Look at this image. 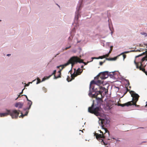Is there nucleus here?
Here are the masks:
<instances>
[{
    "label": "nucleus",
    "mask_w": 147,
    "mask_h": 147,
    "mask_svg": "<svg viewBox=\"0 0 147 147\" xmlns=\"http://www.w3.org/2000/svg\"><path fill=\"white\" fill-rule=\"evenodd\" d=\"M98 88L99 89V90L98 91V89L97 88V94H94L93 95V97H96L97 104H95L93 101L91 106L89 107L88 108V111L90 113L94 114L96 116H100L102 113L103 111L100 107L102 100L101 98L98 97L97 96L98 94H100L101 96V94L103 92L106 94L107 93L108 91L105 87L102 86H98Z\"/></svg>",
    "instance_id": "f257e3e1"
},
{
    "label": "nucleus",
    "mask_w": 147,
    "mask_h": 147,
    "mask_svg": "<svg viewBox=\"0 0 147 147\" xmlns=\"http://www.w3.org/2000/svg\"><path fill=\"white\" fill-rule=\"evenodd\" d=\"M102 129L104 130V131L100 130H99L101 134H99L98 133H95L94 136H96V139L99 142H100L102 145L106 144L104 142L103 139L109 137V132L107 129L104 127V125H102Z\"/></svg>",
    "instance_id": "f03ea898"
},
{
    "label": "nucleus",
    "mask_w": 147,
    "mask_h": 147,
    "mask_svg": "<svg viewBox=\"0 0 147 147\" xmlns=\"http://www.w3.org/2000/svg\"><path fill=\"white\" fill-rule=\"evenodd\" d=\"M78 58L76 57H72L68 61L67 63L62 65H60L57 67V68H59L60 67H61L62 68L61 69L59 70L58 73H59V75L58 76H55V78L56 79L61 77V71L66 66L70 64H71V66L72 67L75 64L76 62H78Z\"/></svg>",
    "instance_id": "7ed1b4c3"
},
{
    "label": "nucleus",
    "mask_w": 147,
    "mask_h": 147,
    "mask_svg": "<svg viewBox=\"0 0 147 147\" xmlns=\"http://www.w3.org/2000/svg\"><path fill=\"white\" fill-rule=\"evenodd\" d=\"M6 113H0V116L1 117L6 116L10 115L13 119L17 118L19 114V112L16 110H6Z\"/></svg>",
    "instance_id": "20e7f679"
},
{
    "label": "nucleus",
    "mask_w": 147,
    "mask_h": 147,
    "mask_svg": "<svg viewBox=\"0 0 147 147\" xmlns=\"http://www.w3.org/2000/svg\"><path fill=\"white\" fill-rule=\"evenodd\" d=\"M129 93L131 96L132 97V100L129 102H131V103L132 104V105H133L136 106L137 105L136 103L140 97L139 96L133 91H130Z\"/></svg>",
    "instance_id": "39448f33"
},
{
    "label": "nucleus",
    "mask_w": 147,
    "mask_h": 147,
    "mask_svg": "<svg viewBox=\"0 0 147 147\" xmlns=\"http://www.w3.org/2000/svg\"><path fill=\"white\" fill-rule=\"evenodd\" d=\"M103 82L100 80H98L96 81L92 80L90 82V87H92V90H94L95 88H97V87H98V86H100L99 85L102 83Z\"/></svg>",
    "instance_id": "423d86ee"
},
{
    "label": "nucleus",
    "mask_w": 147,
    "mask_h": 147,
    "mask_svg": "<svg viewBox=\"0 0 147 147\" xmlns=\"http://www.w3.org/2000/svg\"><path fill=\"white\" fill-rule=\"evenodd\" d=\"M135 64L136 65V68L137 69H139L140 70H142L147 75V72L145 71V69L144 68V67L142 64V62H136V60L134 61Z\"/></svg>",
    "instance_id": "0eeeda50"
},
{
    "label": "nucleus",
    "mask_w": 147,
    "mask_h": 147,
    "mask_svg": "<svg viewBox=\"0 0 147 147\" xmlns=\"http://www.w3.org/2000/svg\"><path fill=\"white\" fill-rule=\"evenodd\" d=\"M108 71H105L100 73L98 75V76L100 78L102 79H105L108 77Z\"/></svg>",
    "instance_id": "6e6552de"
},
{
    "label": "nucleus",
    "mask_w": 147,
    "mask_h": 147,
    "mask_svg": "<svg viewBox=\"0 0 147 147\" xmlns=\"http://www.w3.org/2000/svg\"><path fill=\"white\" fill-rule=\"evenodd\" d=\"M83 71V69H81L80 68H79L76 70V74L74 73L73 74L71 75V80L74 79V78L78 75H80L82 72Z\"/></svg>",
    "instance_id": "1a4fd4ad"
},
{
    "label": "nucleus",
    "mask_w": 147,
    "mask_h": 147,
    "mask_svg": "<svg viewBox=\"0 0 147 147\" xmlns=\"http://www.w3.org/2000/svg\"><path fill=\"white\" fill-rule=\"evenodd\" d=\"M92 88V87H90V90L88 95L90 96H92V97H94L93 96V95L94 94H96V92L97 91V88H95V89L93 90ZM94 98H96V97H94Z\"/></svg>",
    "instance_id": "9d476101"
},
{
    "label": "nucleus",
    "mask_w": 147,
    "mask_h": 147,
    "mask_svg": "<svg viewBox=\"0 0 147 147\" xmlns=\"http://www.w3.org/2000/svg\"><path fill=\"white\" fill-rule=\"evenodd\" d=\"M114 102L113 101L109 100L107 102V110H110L112 107V106L114 105Z\"/></svg>",
    "instance_id": "9b49d317"
},
{
    "label": "nucleus",
    "mask_w": 147,
    "mask_h": 147,
    "mask_svg": "<svg viewBox=\"0 0 147 147\" xmlns=\"http://www.w3.org/2000/svg\"><path fill=\"white\" fill-rule=\"evenodd\" d=\"M100 120H101V123L102 125L103 124H107L109 122V120L107 119H100Z\"/></svg>",
    "instance_id": "f8f14e48"
},
{
    "label": "nucleus",
    "mask_w": 147,
    "mask_h": 147,
    "mask_svg": "<svg viewBox=\"0 0 147 147\" xmlns=\"http://www.w3.org/2000/svg\"><path fill=\"white\" fill-rule=\"evenodd\" d=\"M23 104L20 102H19L16 103L15 106L16 107H18L19 109L21 108L22 107Z\"/></svg>",
    "instance_id": "ddd939ff"
},
{
    "label": "nucleus",
    "mask_w": 147,
    "mask_h": 147,
    "mask_svg": "<svg viewBox=\"0 0 147 147\" xmlns=\"http://www.w3.org/2000/svg\"><path fill=\"white\" fill-rule=\"evenodd\" d=\"M73 57H77L78 58V61L77 62H76L75 64L76 63H77L78 62V63H84V64L85 65H86L87 63H86L84 62L83 61V60L81 59L80 58L78 57H77V56H73Z\"/></svg>",
    "instance_id": "4468645a"
},
{
    "label": "nucleus",
    "mask_w": 147,
    "mask_h": 147,
    "mask_svg": "<svg viewBox=\"0 0 147 147\" xmlns=\"http://www.w3.org/2000/svg\"><path fill=\"white\" fill-rule=\"evenodd\" d=\"M131 102H128L124 104H121V106L123 107L124 106H129L132 105V104L131 103Z\"/></svg>",
    "instance_id": "2eb2a0df"
},
{
    "label": "nucleus",
    "mask_w": 147,
    "mask_h": 147,
    "mask_svg": "<svg viewBox=\"0 0 147 147\" xmlns=\"http://www.w3.org/2000/svg\"><path fill=\"white\" fill-rule=\"evenodd\" d=\"M29 101V102L28 103V105H29V107L28 108H26V109H25V110H26V109H29L30 108L31 106L32 105V102L31 100H29V101Z\"/></svg>",
    "instance_id": "dca6fc26"
},
{
    "label": "nucleus",
    "mask_w": 147,
    "mask_h": 147,
    "mask_svg": "<svg viewBox=\"0 0 147 147\" xmlns=\"http://www.w3.org/2000/svg\"><path fill=\"white\" fill-rule=\"evenodd\" d=\"M105 55H103L102 56H99V57H93V58H92V59H102L105 58Z\"/></svg>",
    "instance_id": "f3484780"
},
{
    "label": "nucleus",
    "mask_w": 147,
    "mask_h": 147,
    "mask_svg": "<svg viewBox=\"0 0 147 147\" xmlns=\"http://www.w3.org/2000/svg\"><path fill=\"white\" fill-rule=\"evenodd\" d=\"M145 60L147 61V55L144 57H143L141 59V62H143Z\"/></svg>",
    "instance_id": "a211bd4d"
},
{
    "label": "nucleus",
    "mask_w": 147,
    "mask_h": 147,
    "mask_svg": "<svg viewBox=\"0 0 147 147\" xmlns=\"http://www.w3.org/2000/svg\"><path fill=\"white\" fill-rule=\"evenodd\" d=\"M28 112L27 111H26V113L25 114H23L22 113H21L22 115L20 116V117L21 116V117L23 118L24 116L27 115L28 114Z\"/></svg>",
    "instance_id": "6ab92c4d"
},
{
    "label": "nucleus",
    "mask_w": 147,
    "mask_h": 147,
    "mask_svg": "<svg viewBox=\"0 0 147 147\" xmlns=\"http://www.w3.org/2000/svg\"><path fill=\"white\" fill-rule=\"evenodd\" d=\"M56 73V70H55L53 72V73L50 75L48 77V78H49L50 77H51L52 75H54V76H55V74Z\"/></svg>",
    "instance_id": "aec40b11"
},
{
    "label": "nucleus",
    "mask_w": 147,
    "mask_h": 147,
    "mask_svg": "<svg viewBox=\"0 0 147 147\" xmlns=\"http://www.w3.org/2000/svg\"><path fill=\"white\" fill-rule=\"evenodd\" d=\"M145 53V52H144L142 54H140V55L138 56H136L135 57L136 58H138V57H140V56H142V55H144V54Z\"/></svg>",
    "instance_id": "412c9836"
},
{
    "label": "nucleus",
    "mask_w": 147,
    "mask_h": 147,
    "mask_svg": "<svg viewBox=\"0 0 147 147\" xmlns=\"http://www.w3.org/2000/svg\"><path fill=\"white\" fill-rule=\"evenodd\" d=\"M141 34L142 35H145V36H147V33H145V32H141Z\"/></svg>",
    "instance_id": "4be33fe9"
},
{
    "label": "nucleus",
    "mask_w": 147,
    "mask_h": 147,
    "mask_svg": "<svg viewBox=\"0 0 147 147\" xmlns=\"http://www.w3.org/2000/svg\"><path fill=\"white\" fill-rule=\"evenodd\" d=\"M105 61H104L103 62H102V61H100L99 63V64L100 65H102L105 62Z\"/></svg>",
    "instance_id": "5701e85b"
},
{
    "label": "nucleus",
    "mask_w": 147,
    "mask_h": 147,
    "mask_svg": "<svg viewBox=\"0 0 147 147\" xmlns=\"http://www.w3.org/2000/svg\"><path fill=\"white\" fill-rule=\"evenodd\" d=\"M126 91L125 93L124 94H126L127 93V91H129V92L130 91V90H129L127 87H126Z\"/></svg>",
    "instance_id": "b1692460"
},
{
    "label": "nucleus",
    "mask_w": 147,
    "mask_h": 147,
    "mask_svg": "<svg viewBox=\"0 0 147 147\" xmlns=\"http://www.w3.org/2000/svg\"><path fill=\"white\" fill-rule=\"evenodd\" d=\"M106 59L108 60H111V59H113L115 60L116 59V57H115L113 58H111L110 59H109V58H106Z\"/></svg>",
    "instance_id": "393cba45"
},
{
    "label": "nucleus",
    "mask_w": 147,
    "mask_h": 147,
    "mask_svg": "<svg viewBox=\"0 0 147 147\" xmlns=\"http://www.w3.org/2000/svg\"><path fill=\"white\" fill-rule=\"evenodd\" d=\"M123 60H124V59L126 58V55H125L123 54Z\"/></svg>",
    "instance_id": "a878e982"
},
{
    "label": "nucleus",
    "mask_w": 147,
    "mask_h": 147,
    "mask_svg": "<svg viewBox=\"0 0 147 147\" xmlns=\"http://www.w3.org/2000/svg\"><path fill=\"white\" fill-rule=\"evenodd\" d=\"M72 38V37H69L68 38V40H71Z\"/></svg>",
    "instance_id": "bb28decb"
},
{
    "label": "nucleus",
    "mask_w": 147,
    "mask_h": 147,
    "mask_svg": "<svg viewBox=\"0 0 147 147\" xmlns=\"http://www.w3.org/2000/svg\"><path fill=\"white\" fill-rule=\"evenodd\" d=\"M78 15H79V14H77V16H75V18L77 19V20H78Z\"/></svg>",
    "instance_id": "cd10ccee"
},
{
    "label": "nucleus",
    "mask_w": 147,
    "mask_h": 147,
    "mask_svg": "<svg viewBox=\"0 0 147 147\" xmlns=\"http://www.w3.org/2000/svg\"><path fill=\"white\" fill-rule=\"evenodd\" d=\"M129 53V51H126V52H124L123 53H121V55H122V54H124V53Z\"/></svg>",
    "instance_id": "c85d7f7f"
},
{
    "label": "nucleus",
    "mask_w": 147,
    "mask_h": 147,
    "mask_svg": "<svg viewBox=\"0 0 147 147\" xmlns=\"http://www.w3.org/2000/svg\"><path fill=\"white\" fill-rule=\"evenodd\" d=\"M24 96H25L26 98L27 99V100H28V101H29V100L28 99V98L27 97V96L26 95H24Z\"/></svg>",
    "instance_id": "c756f323"
},
{
    "label": "nucleus",
    "mask_w": 147,
    "mask_h": 147,
    "mask_svg": "<svg viewBox=\"0 0 147 147\" xmlns=\"http://www.w3.org/2000/svg\"><path fill=\"white\" fill-rule=\"evenodd\" d=\"M113 46H111V47H110V50H111V51H112V49H113Z\"/></svg>",
    "instance_id": "7c9ffc66"
},
{
    "label": "nucleus",
    "mask_w": 147,
    "mask_h": 147,
    "mask_svg": "<svg viewBox=\"0 0 147 147\" xmlns=\"http://www.w3.org/2000/svg\"><path fill=\"white\" fill-rule=\"evenodd\" d=\"M127 82H128V85H127V86L128 87V86L129 85L130 83H129V82L128 80H127Z\"/></svg>",
    "instance_id": "2f4dec72"
},
{
    "label": "nucleus",
    "mask_w": 147,
    "mask_h": 147,
    "mask_svg": "<svg viewBox=\"0 0 147 147\" xmlns=\"http://www.w3.org/2000/svg\"><path fill=\"white\" fill-rule=\"evenodd\" d=\"M70 47H71V46H69V47L66 48L65 49V50H67V49H69V48H70Z\"/></svg>",
    "instance_id": "473e14b6"
},
{
    "label": "nucleus",
    "mask_w": 147,
    "mask_h": 147,
    "mask_svg": "<svg viewBox=\"0 0 147 147\" xmlns=\"http://www.w3.org/2000/svg\"><path fill=\"white\" fill-rule=\"evenodd\" d=\"M20 94L18 96V97H17V98L16 99V100L18 98V97H20V96H23V95H22L21 96V95H20V94Z\"/></svg>",
    "instance_id": "72a5a7b5"
},
{
    "label": "nucleus",
    "mask_w": 147,
    "mask_h": 147,
    "mask_svg": "<svg viewBox=\"0 0 147 147\" xmlns=\"http://www.w3.org/2000/svg\"><path fill=\"white\" fill-rule=\"evenodd\" d=\"M81 7V4H80V6H79V8L78 10V11H79V10L80 9V8Z\"/></svg>",
    "instance_id": "f704fd0d"
},
{
    "label": "nucleus",
    "mask_w": 147,
    "mask_h": 147,
    "mask_svg": "<svg viewBox=\"0 0 147 147\" xmlns=\"http://www.w3.org/2000/svg\"><path fill=\"white\" fill-rule=\"evenodd\" d=\"M109 54L108 53L107 54H106L105 55V57H108L109 56Z\"/></svg>",
    "instance_id": "c9c22d12"
},
{
    "label": "nucleus",
    "mask_w": 147,
    "mask_h": 147,
    "mask_svg": "<svg viewBox=\"0 0 147 147\" xmlns=\"http://www.w3.org/2000/svg\"><path fill=\"white\" fill-rule=\"evenodd\" d=\"M68 78H69V77H68L67 78V81H68V82H69V81H71V80H69V79H68Z\"/></svg>",
    "instance_id": "e433bc0d"
},
{
    "label": "nucleus",
    "mask_w": 147,
    "mask_h": 147,
    "mask_svg": "<svg viewBox=\"0 0 147 147\" xmlns=\"http://www.w3.org/2000/svg\"><path fill=\"white\" fill-rule=\"evenodd\" d=\"M142 51V50H141V49H140V50H138L137 51Z\"/></svg>",
    "instance_id": "4c0bfd02"
},
{
    "label": "nucleus",
    "mask_w": 147,
    "mask_h": 147,
    "mask_svg": "<svg viewBox=\"0 0 147 147\" xmlns=\"http://www.w3.org/2000/svg\"><path fill=\"white\" fill-rule=\"evenodd\" d=\"M24 89H23L22 90V91L20 93V94H22L23 93V90H24Z\"/></svg>",
    "instance_id": "58836bf2"
},
{
    "label": "nucleus",
    "mask_w": 147,
    "mask_h": 147,
    "mask_svg": "<svg viewBox=\"0 0 147 147\" xmlns=\"http://www.w3.org/2000/svg\"><path fill=\"white\" fill-rule=\"evenodd\" d=\"M118 106H121V104L118 103Z\"/></svg>",
    "instance_id": "ea45409f"
},
{
    "label": "nucleus",
    "mask_w": 147,
    "mask_h": 147,
    "mask_svg": "<svg viewBox=\"0 0 147 147\" xmlns=\"http://www.w3.org/2000/svg\"><path fill=\"white\" fill-rule=\"evenodd\" d=\"M112 51H111V50H110V51H109V53L108 54H109Z\"/></svg>",
    "instance_id": "a19ab883"
},
{
    "label": "nucleus",
    "mask_w": 147,
    "mask_h": 147,
    "mask_svg": "<svg viewBox=\"0 0 147 147\" xmlns=\"http://www.w3.org/2000/svg\"><path fill=\"white\" fill-rule=\"evenodd\" d=\"M112 51H111V50H110V51H109V53L108 54H109Z\"/></svg>",
    "instance_id": "79ce46f5"
},
{
    "label": "nucleus",
    "mask_w": 147,
    "mask_h": 147,
    "mask_svg": "<svg viewBox=\"0 0 147 147\" xmlns=\"http://www.w3.org/2000/svg\"><path fill=\"white\" fill-rule=\"evenodd\" d=\"M84 130V129H83L82 130H80V131H82V132H83V130Z\"/></svg>",
    "instance_id": "37998d69"
},
{
    "label": "nucleus",
    "mask_w": 147,
    "mask_h": 147,
    "mask_svg": "<svg viewBox=\"0 0 147 147\" xmlns=\"http://www.w3.org/2000/svg\"><path fill=\"white\" fill-rule=\"evenodd\" d=\"M83 67H84V66L82 65V66H81V68L82 69V68H83Z\"/></svg>",
    "instance_id": "c03bdc74"
},
{
    "label": "nucleus",
    "mask_w": 147,
    "mask_h": 147,
    "mask_svg": "<svg viewBox=\"0 0 147 147\" xmlns=\"http://www.w3.org/2000/svg\"><path fill=\"white\" fill-rule=\"evenodd\" d=\"M40 80L39 79H38V82H39V81Z\"/></svg>",
    "instance_id": "a18cd8bd"
},
{
    "label": "nucleus",
    "mask_w": 147,
    "mask_h": 147,
    "mask_svg": "<svg viewBox=\"0 0 147 147\" xmlns=\"http://www.w3.org/2000/svg\"><path fill=\"white\" fill-rule=\"evenodd\" d=\"M10 55V54H7V56H9V55Z\"/></svg>",
    "instance_id": "49530a36"
},
{
    "label": "nucleus",
    "mask_w": 147,
    "mask_h": 147,
    "mask_svg": "<svg viewBox=\"0 0 147 147\" xmlns=\"http://www.w3.org/2000/svg\"><path fill=\"white\" fill-rule=\"evenodd\" d=\"M26 86H29V84H26Z\"/></svg>",
    "instance_id": "de8ad7c7"
},
{
    "label": "nucleus",
    "mask_w": 147,
    "mask_h": 147,
    "mask_svg": "<svg viewBox=\"0 0 147 147\" xmlns=\"http://www.w3.org/2000/svg\"><path fill=\"white\" fill-rule=\"evenodd\" d=\"M40 82V80L39 81V82H37V83L38 84V83H39Z\"/></svg>",
    "instance_id": "09e8293b"
},
{
    "label": "nucleus",
    "mask_w": 147,
    "mask_h": 147,
    "mask_svg": "<svg viewBox=\"0 0 147 147\" xmlns=\"http://www.w3.org/2000/svg\"><path fill=\"white\" fill-rule=\"evenodd\" d=\"M146 106H147V104L146 105V106H145V107H146Z\"/></svg>",
    "instance_id": "8fccbe9b"
},
{
    "label": "nucleus",
    "mask_w": 147,
    "mask_h": 147,
    "mask_svg": "<svg viewBox=\"0 0 147 147\" xmlns=\"http://www.w3.org/2000/svg\"><path fill=\"white\" fill-rule=\"evenodd\" d=\"M45 80V79H44L43 78V80Z\"/></svg>",
    "instance_id": "3c124183"
},
{
    "label": "nucleus",
    "mask_w": 147,
    "mask_h": 147,
    "mask_svg": "<svg viewBox=\"0 0 147 147\" xmlns=\"http://www.w3.org/2000/svg\"><path fill=\"white\" fill-rule=\"evenodd\" d=\"M1 21V20H0V22Z\"/></svg>",
    "instance_id": "603ef678"
}]
</instances>
